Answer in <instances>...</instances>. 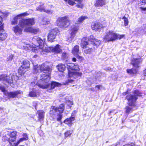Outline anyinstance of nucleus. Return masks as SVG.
<instances>
[{"label": "nucleus", "mask_w": 146, "mask_h": 146, "mask_svg": "<svg viewBox=\"0 0 146 146\" xmlns=\"http://www.w3.org/2000/svg\"><path fill=\"white\" fill-rule=\"evenodd\" d=\"M53 12V10H45L44 12L46 13H48L49 14H52Z\"/></svg>", "instance_id": "nucleus-47"}, {"label": "nucleus", "mask_w": 146, "mask_h": 146, "mask_svg": "<svg viewBox=\"0 0 146 146\" xmlns=\"http://www.w3.org/2000/svg\"><path fill=\"white\" fill-rule=\"evenodd\" d=\"M102 87V86L101 85H97L96 86V88L98 89V90H99L100 89V88Z\"/></svg>", "instance_id": "nucleus-53"}, {"label": "nucleus", "mask_w": 146, "mask_h": 146, "mask_svg": "<svg viewBox=\"0 0 146 146\" xmlns=\"http://www.w3.org/2000/svg\"><path fill=\"white\" fill-rule=\"evenodd\" d=\"M70 37H68V38L67 39V41H68L69 42H71L73 40L74 38L76 36L75 35L70 33Z\"/></svg>", "instance_id": "nucleus-34"}, {"label": "nucleus", "mask_w": 146, "mask_h": 146, "mask_svg": "<svg viewBox=\"0 0 146 146\" xmlns=\"http://www.w3.org/2000/svg\"><path fill=\"white\" fill-rule=\"evenodd\" d=\"M137 69L134 68L131 69H128L127 70V73L131 75L135 74L137 73Z\"/></svg>", "instance_id": "nucleus-30"}, {"label": "nucleus", "mask_w": 146, "mask_h": 146, "mask_svg": "<svg viewBox=\"0 0 146 146\" xmlns=\"http://www.w3.org/2000/svg\"><path fill=\"white\" fill-rule=\"evenodd\" d=\"M68 57V54L65 52H64L62 53V58L64 59H66Z\"/></svg>", "instance_id": "nucleus-41"}, {"label": "nucleus", "mask_w": 146, "mask_h": 146, "mask_svg": "<svg viewBox=\"0 0 146 146\" xmlns=\"http://www.w3.org/2000/svg\"><path fill=\"white\" fill-rule=\"evenodd\" d=\"M22 28L19 27L18 25L13 27V30L16 35H19L22 34L23 29Z\"/></svg>", "instance_id": "nucleus-20"}, {"label": "nucleus", "mask_w": 146, "mask_h": 146, "mask_svg": "<svg viewBox=\"0 0 146 146\" xmlns=\"http://www.w3.org/2000/svg\"><path fill=\"white\" fill-rule=\"evenodd\" d=\"M2 109H1V108H0V112H2Z\"/></svg>", "instance_id": "nucleus-63"}, {"label": "nucleus", "mask_w": 146, "mask_h": 146, "mask_svg": "<svg viewBox=\"0 0 146 146\" xmlns=\"http://www.w3.org/2000/svg\"><path fill=\"white\" fill-rule=\"evenodd\" d=\"M28 15V14L27 12H25L24 13L19 14L14 18L13 20L12 21V24L15 25L17 24L18 21L19 22L20 20L23 19H21V17L27 16Z\"/></svg>", "instance_id": "nucleus-16"}, {"label": "nucleus", "mask_w": 146, "mask_h": 146, "mask_svg": "<svg viewBox=\"0 0 146 146\" xmlns=\"http://www.w3.org/2000/svg\"><path fill=\"white\" fill-rule=\"evenodd\" d=\"M89 42H91V44L93 45H95L96 46H99L101 43V41L100 40L96 39L94 37V36L90 35L88 38L86 37H84L81 40V46L83 48H85L86 45H90L88 43V41Z\"/></svg>", "instance_id": "nucleus-5"}, {"label": "nucleus", "mask_w": 146, "mask_h": 146, "mask_svg": "<svg viewBox=\"0 0 146 146\" xmlns=\"http://www.w3.org/2000/svg\"><path fill=\"white\" fill-rule=\"evenodd\" d=\"M50 7L51 8H54V7L52 5H50Z\"/></svg>", "instance_id": "nucleus-62"}, {"label": "nucleus", "mask_w": 146, "mask_h": 146, "mask_svg": "<svg viewBox=\"0 0 146 146\" xmlns=\"http://www.w3.org/2000/svg\"><path fill=\"white\" fill-rule=\"evenodd\" d=\"M13 56L12 54L10 55L7 58V61H11L13 58Z\"/></svg>", "instance_id": "nucleus-44"}, {"label": "nucleus", "mask_w": 146, "mask_h": 146, "mask_svg": "<svg viewBox=\"0 0 146 146\" xmlns=\"http://www.w3.org/2000/svg\"><path fill=\"white\" fill-rule=\"evenodd\" d=\"M46 39H42L41 38L35 36L32 39V44L36 47H33L32 51L35 53L40 52L41 53L43 52H52L54 53L58 54L61 53L62 51V47L59 44L53 47H44V44Z\"/></svg>", "instance_id": "nucleus-1"}, {"label": "nucleus", "mask_w": 146, "mask_h": 146, "mask_svg": "<svg viewBox=\"0 0 146 146\" xmlns=\"http://www.w3.org/2000/svg\"><path fill=\"white\" fill-rule=\"evenodd\" d=\"M78 3L76 5V7L78 8H82L83 7V4L81 2Z\"/></svg>", "instance_id": "nucleus-48"}, {"label": "nucleus", "mask_w": 146, "mask_h": 146, "mask_svg": "<svg viewBox=\"0 0 146 146\" xmlns=\"http://www.w3.org/2000/svg\"><path fill=\"white\" fill-rule=\"evenodd\" d=\"M42 25L48 24L50 23V21L46 18H44L42 19Z\"/></svg>", "instance_id": "nucleus-37"}, {"label": "nucleus", "mask_w": 146, "mask_h": 146, "mask_svg": "<svg viewBox=\"0 0 146 146\" xmlns=\"http://www.w3.org/2000/svg\"><path fill=\"white\" fill-rule=\"evenodd\" d=\"M75 112V111H74L73 112L72 115H73L74 114Z\"/></svg>", "instance_id": "nucleus-64"}, {"label": "nucleus", "mask_w": 146, "mask_h": 146, "mask_svg": "<svg viewBox=\"0 0 146 146\" xmlns=\"http://www.w3.org/2000/svg\"><path fill=\"white\" fill-rule=\"evenodd\" d=\"M23 137H25L27 138V139H28V136L27 134L26 133H24L23 134Z\"/></svg>", "instance_id": "nucleus-52"}, {"label": "nucleus", "mask_w": 146, "mask_h": 146, "mask_svg": "<svg viewBox=\"0 0 146 146\" xmlns=\"http://www.w3.org/2000/svg\"><path fill=\"white\" fill-rule=\"evenodd\" d=\"M8 14V13L7 11H4L3 12L0 11V29L3 28L2 18L7 17Z\"/></svg>", "instance_id": "nucleus-19"}, {"label": "nucleus", "mask_w": 146, "mask_h": 146, "mask_svg": "<svg viewBox=\"0 0 146 146\" xmlns=\"http://www.w3.org/2000/svg\"><path fill=\"white\" fill-rule=\"evenodd\" d=\"M18 47L20 48H22L25 50L30 49L32 48L31 45L27 44L26 41V40L24 39L21 40V41L18 45Z\"/></svg>", "instance_id": "nucleus-15"}, {"label": "nucleus", "mask_w": 146, "mask_h": 146, "mask_svg": "<svg viewBox=\"0 0 146 146\" xmlns=\"http://www.w3.org/2000/svg\"><path fill=\"white\" fill-rule=\"evenodd\" d=\"M52 110H50V114L51 115H53L54 114V113L57 111L58 108L55 106L52 107Z\"/></svg>", "instance_id": "nucleus-33"}, {"label": "nucleus", "mask_w": 146, "mask_h": 146, "mask_svg": "<svg viewBox=\"0 0 146 146\" xmlns=\"http://www.w3.org/2000/svg\"><path fill=\"white\" fill-rule=\"evenodd\" d=\"M88 17L85 16H82L80 17L78 19V23H81L85 19H87Z\"/></svg>", "instance_id": "nucleus-35"}, {"label": "nucleus", "mask_w": 146, "mask_h": 146, "mask_svg": "<svg viewBox=\"0 0 146 146\" xmlns=\"http://www.w3.org/2000/svg\"><path fill=\"white\" fill-rule=\"evenodd\" d=\"M141 94V93L138 90H136L134 91L133 95L136 96V97H137L138 96H141L140 95Z\"/></svg>", "instance_id": "nucleus-46"}, {"label": "nucleus", "mask_w": 146, "mask_h": 146, "mask_svg": "<svg viewBox=\"0 0 146 146\" xmlns=\"http://www.w3.org/2000/svg\"><path fill=\"white\" fill-rule=\"evenodd\" d=\"M141 62L140 59L133 58L132 60L131 63L133 66L135 67H138L139 63Z\"/></svg>", "instance_id": "nucleus-22"}, {"label": "nucleus", "mask_w": 146, "mask_h": 146, "mask_svg": "<svg viewBox=\"0 0 146 146\" xmlns=\"http://www.w3.org/2000/svg\"><path fill=\"white\" fill-rule=\"evenodd\" d=\"M66 67L68 70V75L70 78L76 79L78 77L80 76L82 74L78 71L79 70V66L77 64L73 63H69L65 66L64 64H60L57 66L58 70L60 72H63Z\"/></svg>", "instance_id": "nucleus-2"}, {"label": "nucleus", "mask_w": 146, "mask_h": 146, "mask_svg": "<svg viewBox=\"0 0 146 146\" xmlns=\"http://www.w3.org/2000/svg\"><path fill=\"white\" fill-rule=\"evenodd\" d=\"M68 82L69 83H72L74 82V81L73 80L70 79L68 80Z\"/></svg>", "instance_id": "nucleus-55"}, {"label": "nucleus", "mask_w": 146, "mask_h": 146, "mask_svg": "<svg viewBox=\"0 0 146 146\" xmlns=\"http://www.w3.org/2000/svg\"><path fill=\"white\" fill-rule=\"evenodd\" d=\"M39 4V6L36 8V10L37 11L44 12L45 10L44 4L42 3H40Z\"/></svg>", "instance_id": "nucleus-26"}, {"label": "nucleus", "mask_w": 146, "mask_h": 146, "mask_svg": "<svg viewBox=\"0 0 146 146\" xmlns=\"http://www.w3.org/2000/svg\"><path fill=\"white\" fill-rule=\"evenodd\" d=\"M17 132L16 131H10L7 135L9 137L7 139L11 146H15V143L16 141Z\"/></svg>", "instance_id": "nucleus-9"}, {"label": "nucleus", "mask_w": 146, "mask_h": 146, "mask_svg": "<svg viewBox=\"0 0 146 146\" xmlns=\"http://www.w3.org/2000/svg\"><path fill=\"white\" fill-rule=\"evenodd\" d=\"M123 146H135V144L133 143H131L129 144H126L124 145Z\"/></svg>", "instance_id": "nucleus-51"}, {"label": "nucleus", "mask_w": 146, "mask_h": 146, "mask_svg": "<svg viewBox=\"0 0 146 146\" xmlns=\"http://www.w3.org/2000/svg\"><path fill=\"white\" fill-rule=\"evenodd\" d=\"M34 73L36 74L43 72L40 78H46L48 77V75L50 74L51 69L49 66L45 64H42L40 65H34Z\"/></svg>", "instance_id": "nucleus-3"}, {"label": "nucleus", "mask_w": 146, "mask_h": 146, "mask_svg": "<svg viewBox=\"0 0 146 146\" xmlns=\"http://www.w3.org/2000/svg\"><path fill=\"white\" fill-rule=\"evenodd\" d=\"M124 37V35H117L113 31H109L106 32L103 37L105 42H113L116 39H121Z\"/></svg>", "instance_id": "nucleus-4"}, {"label": "nucleus", "mask_w": 146, "mask_h": 146, "mask_svg": "<svg viewBox=\"0 0 146 146\" xmlns=\"http://www.w3.org/2000/svg\"><path fill=\"white\" fill-rule=\"evenodd\" d=\"M71 119V120H72V121H74V117L73 116V115H71V117L70 118Z\"/></svg>", "instance_id": "nucleus-54"}, {"label": "nucleus", "mask_w": 146, "mask_h": 146, "mask_svg": "<svg viewBox=\"0 0 146 146\" xmlns=\"http://www.w3.org/2000/svg\"><path fill=\"white\" fill-rule=\"evenodd\" d=\"M14 76L12 74H10L8 76L6 74L0 75V81L11 84L13 82Z\"/></svg>", "instance_id": "nucleus-12"}, {"label": "nucleus", "mask_w": 146, "mask_h": 146, "mask_svg": "<svg viewBox=\"0 0 146 146\" xmlns=\"http://www.w3.org/2000/svg\"><path fill=\"white\" fill-rule=\"evenodd\" d=\"M3 28L0 29V40L3 41L6 39L7 36V34L5 32H1V30L3 29V26L2 24Z\"/></svg>", "instance_id": "nucleus-24"}, {"label": "nucleus", "mask_w": 146, "mask_h": 146, "mask_svg": "<svg viewBox=\"0 0 146 146\" xmlns=\"http://www.w3.org/2000/svg\"><path fill=\"white\" fill-rule=\"evenodd\" d=\"M74 1L78 2V3H80V2H81L82 1V0H74Z\"/></svg>", "instance_id": "nucleus-57"}, {"label": "nucleus", "mask_w": 146, "mask_h": 146, "mask_svg": "<svg viewBox=\"0 0 146 146\" xmlns=\"http://www.w3.org/2000/svg\"><path fill=\"white\" fill-rule=\"evenodd\" d=\"M24 31L26 32L36 34L39 32V29L38 28L36 27H31L25 29Z\"/></svg>", "instance_id": "nucleus-18"}, {"label": "nucleus", "mask_w": 146, "mask_h": 146, "mask_svg": "<svg viewBox=\"0 0 146 146\" xmlns=\"http://www.w3.org/2000/svg\"><path fill=\"white\" fill-rule=\"evenodd\" d=\"M58 31V29L57 28L52 29L50 31L48 36V41L51 42L53 41V40L56 38Z\"/></svg>", "instance_id": "nucleus-13"}, {"label": "nucleus", "mask_w": 146, "mask_h": 146, "mask_svg": "<svg viewBox=\"0 0 146 146\" xmlns=\"http://www.w3.org/2000/svg\"><path fill=\"white\" fill-rule=\"evenodd\" d=\"M127 94V92H124L123 93V95H125Z\"/></svg>", "instance_id": "nucleus-60"}, {"label": "nucleus", "mask_w": 146, "mask_h": 146, "mask_svg": "<svg viewBox=\"0 0 146 146\" xmlns=\"http://www.w3.org/2000/svg\"><path fill=\"white\" fill-rule=\"evenodd\" d=\"M140 3L141 5H144L146 4V0H140Z\"/></svg>", "instance_id": "nucleus-50"}, {"label": "nucleus", "mask_w": 146, "mask_h": 146, "mask_svg": "<svg viewBox=\"0 0 146 146\" xmlns=\"http://www.w3.org/2000/svg\"><path fill=\"white\" fill-rule=\"evenodd\" d=\"M79 46H75L72 50V53L74 55H77L79 53Z\"/></svg>", "instance_id": "nucleus-29"}, {"label": "nucleus", "mask_w": 146, "mask_h": 146, "mask_svg": "<svg viewBox=\"0 0 146 146\" xmlns=\"http://www.w3.org/2000/svg\"><path fill=\"white\" fill-rule=\"evenodd\" d=\"M131 106H127L125 108V112L128 114L129 113L132 111V108Z\"/></svg>", "instance_id": "nucleus-36"}, {"label": "nucleus", "mask_w": 146, "mask_h": 146, "mask_svg": "<svg viewBox=\"0 0 146 146\" xmlns=\"http://www.w3.org/2000/svg\"><path fill=\"white\" fill-rule=\"evenodd\" d=\"M70 23V21L68 16L60 17L58 18L56 22V25L61 28H66Z\"/></svg>", "instance_id": "nucleus-6"}, {"label": "nucleus", "mask_w": 146, "mask_h": 146, "mask_svg": "<svg viewBox=\"0 0 146 146\" xmlns=\"http://www.w3.org/2000/svg\"><path fill=\"white\" fill-rule=\"evenodd\" d=\"M37 113L38 115V120L40 121L41 119H43L44 117V112L42 110H39L37 111Z\"/></svg>", "instance_id": "nucleus-23"}, {"label": "nucleus", "mask_w": 146, "mask_h": 146, "mask_svg": "<svg viewBox=\"0 0 146 146\" xmlns=\"http://www.w3.org/2000/svg\"><path fill=\"white\" fill-rule=\"evenodd\" d=\"M50 74L48 75V77L46 78H40V80H39L38 82H33L31 83V85L32 86H34L35 85L38 86L40 88L42 89L47 88L50 86V83L49 80L50 79Z\"/></svg>", "instance_id": "nucleus-7"}, {"label": "nucleus", "mask_w": 146, "mask_h": 146, "mask_svg": "<svg viewBox=\"0 0 146 146\" xmlns=\"http://www.w3.org/2000/svg\"><path fill=\"white\" fill-rule=\"evenodd\" d=\"M76 58H74L72 59V61L74 62H76Z\"/></svg>", "instance_id": "nucleus-58"}, {"label": "nucleus", "mask_w": 146, "mask_h": 146, "mask_svg": "<svg viewBox=\"0 0 146 146\" xmlns=\"http://www.w3.org/2000/svg\"><path fill=\"white\" fill-rule=\"evenodd\" d=\"M71 133L70 131H67L64 133L65 137L66 138L68 136H70L71 134Z\"/></svg>", "instance_id": "nucleus-42"}, {"label": "nucleus", "mask_w": 146, "mask_h": 146, "mask_svg": "<svg viewBox=\"0 0 146 146\" xmlns=\"http://www.w3.org/2000/svg\"><path fill=\"white\" fill-rule=\"evenodd\" d=\"M72 121L70 119L68 118L64 120V123L66 124L69 125V126H70L72 123Z\"/></svg>", "instance_id": "nucleus-39"}, {"label": "nucleus", "mask_w": 146, "mask_h": 146, "mask_svg": "<svg viewBox=\"0 0 146 146\" xmlns=\"http://www.w3.org/2000/svg\"><path fill=\"white\" fill-rule=\"evenodd\" d=\"M126 99L128 100V104L129 106H135V102L137 99L136 96L133 94H129L126 96Z\"/></svg>", "instance_id": "nucleus-11"}, {"label": "nucleus", "mask_w": 146, "mask_h": 146, "mask_svg": "<svg viewBox=\"0 0 146 146\" xmlns=\"http://www.w3.org/2000/svg\"><path fill=\"white\" fill-rule=\"evenodd\" d=\"M78 30L79 27L78 26L73 25L71 27L70 33L76 35Z\"/></svg>", "instance_id": "nucleus-25"}, {"label": "nucleus", "mask_w": 146, "mask_h": 146, "mask_svg": "<svg viewBox=\"0 0 146 146\" xmlns=\"http://www.w3.org/2000/svg\"><path fill=\"white\" fill-rule=\"evenodd\" d=\"M91 27L93 30L100 31L103 28V26L100 23H95L92 24Z\"/></svg>", "instance_id": "nucleus-17"}, {"label": "nucleus", "mask_w": 146, "mask_h": 146, "mask_svg": "<svg viewBox=\"0 0 146 146\" xmlns=\"http://www.w3.org/2000/svg\"><path fill=\"white\" fill-rule=\"evenodd\" d=\"M29 94L31 97H35L38 94V92L35 89H33L32 91L30 92Z\"/></svg>", "instance_id": "nucleus-27"}, {"label": "nucleus", "mask_w": 146, "mask_h": 146, "mask_svg": "<svg viewBox=\"0 0 146 146\" xmlns=\"http://www.w3.org/2000/svg\"><path fill=\"white\" fill-rule=\"evenodd\" d=\"M92 48L88 46L86 47L84 50V52L86 54H90L92 51Z\"/></svg>", "instance_id": "nucleus-32"}, {"label": "nucleus", "mask_w": 146, "mask_h": 146, "mask_svg": "<svg viewBox=\"0 0 146 146\" xmlns=\"http://www.w3.org/2000/svg\"><path fill=\"white\" fill-rule=\"evenodd\" d=\"M64 104H61L59 108H58V110L60 113H62L64 109Z\"/></svg>", "instance_id": "nucleus-31"}, {"label": "nucleus", "mask_w": 146, "mask_h": 146, "mask_svg": "<svg viewBox=\"0 0 146 146\" xmlns=\"http://www.w3.org/2000/svg\"><path fill=\"white\" fill-rule=\"evenodd\" d=\"M122 19H123L125 25V26H127L128 25L129 23L127 18L125 17V16H124L122 18Z\"/></svg>", "instance_id": "nucleus-40"}, {"label": "nucleus", "mask_w": 146, "mask_h": 146, "mask_svg": "<svg viewBox=\"0 0 146 146\" xmlns=\"http://www.w3.org/2000/svg\"><path fill=\"white\" fill-rule=\"evenodd\" d=\"M35 23L34 18L23 19L20 20L19 23V25L22 28H26L31 27V26L34 25Z\"/></svg>", "instance_id": "nucleus-8"}, {"label": "nucleus", "mask_w": 146, "mask_h": 146, "mask_svg": "<svg viewBox=\"0 0 146 146\" xmlns=\"http://www.w3.org/2000/svg\"><path fill=\"white\" fill-rule=\"evenodd\" d=\"M62 118V115L60 114H58L57 120L58 121H60Z\"/></svg>", "instance_id": "nucleus-45"}, {"label": "nucleus", "mask_w": 146, "mask_h": 146, "mask_svg": "<svg viewBox=\"0 0 146 146\" xmlns=\"http://www.w3.org/2000/svg\"><path fill=\"white\" fill-rule=\"evenodd\" d=\"M2 91L4 92L10 98H13L15 97L18 95L22 94V92L20 90H17L14 92H10L9 93L7 91H5V89H3Z\"/></svg>", "instance_id": "nucleus-14"}, {"label": "nucleus", "mask_w": 146, "mask_h": 146, "mask_svg": "<svg viewBox=\"0 0 146 146\" xmlns=\"http://www.w3.org/2000/svg\"><path fill=\"white\" fill-rule=\"evenodd\" d=\"M23 63V65L20 67L18 70V73L21 75L28 70L30 66L29 62L27 60H24Z\"/></svg>", "instance_id": "nucleus-10"}, {"label": "nucleus", "mask_w": 146, "mask_h": 146, "mask_svg": "<svg viewBox=\"0 0 146 146\" xmlns=\"http://www.w3.org/2000/svg\"><path fill=\"white\" fill-rule=\"evenodd\" d=\"M143 74L144 76H146V69L143 71Z\"/></svg>", "instance_id": "nucleus-56"}, {"label": "nucleus", "mask_w": 146, "mask_h": 146, "mask_svg": "<svg viewBox=\"0 0 146 146\" xmlns=\"http://www.w3.org/2000/svg\"><path fill=\"white\" fill-rule=\"evenodd\" d=\"M37 56H38L37 55H35L33 57L35 58H36Z\"/></svg>", "instance_id": "nucleus-61"}, {"label": "nucleus", "mask_w": 146, "mask_h": 146, "mask_svg": "<svg viewBox=\"0 0 146 146\" xmlns=\"http://www.w3.org/2000/svg\"><path fill=\"white\" fill-rule=\"evenodd\" d=\"M27 140V138H25V137H23L22 138H21L18 141H16L15 144H16L15 145V146H17L19 144V143L23 141L26 140Z\"/></svg>", "instance_id": "nucleus-38"}, {"label": "nucleus", "mask_w": 146, "mask_h": 146, "mask_svg": "<svg viewBox=\"0 0 146 146\" xmlns=\"http://www.w3.org/2000/svg\"><path fill=\"white\" fill-rule=\"evenodd\" d=\"M106 3V0H98L94 5L97 7H102L105 5Z\"/></svg>", "instance_id": "nucleus-21"}, {"label": "nucleus", "mask_w": 146, "mask_h": 146, "mask_svg": "<svg viewBox=\"0 0 146 146\" xmlns=\"http://www.w3.org/2000/svg\"><path fill=\"white\" fill-rule=\"evenodd\" d=\"M67 104L68 106L70 108L71 107V106L72 105H73V103L72 102H71L70 101H69L67 103Z\"/></svg>", "instance_id": "nucleus-49"}, {"label": "nucleus", "mask_w": 146, "mask_h": 146, "mask_svg": "<svg viewBox=\"0 0 146 146\" xmlns=\"http://www.w3.org/2000/svg\"><path fill=\"white\" fill-rule=\"evenodd\" d=\"M61 84L55 82H52L51 84V88L52 89H54L55 87L60 86Z\"/></svg>", "instance_id": "nucleus-28"}, {"label": "nucleus", "mask_w": 146, "mask_h": 146, "mask_svg": "<svg viewBox=\"0 0 146 146\" xmlns=\"http://www.w3.org/2000/svg\"><path fill=\"white\" fill-rule=\"evenodd\" d=\"M141 9L142 10L146 11V8H141Z\"/></svg>", "instance_id": "nucleus-59"}, {"label": "nucleus", "mask_w": 146, "mask_h": 146, "mask_svg": "<svg viewBox=\"0 0 146 146\" xmlns=\"http://www.w3.org/2000/svg\"><path fill=\"white\" fill-rule=\"evenodd\" d=\"M68 2V4L71 5H74L76 4L74 0H69Z\"/></svg>", "instance_id": "nucleus-43"}]
</instances>
